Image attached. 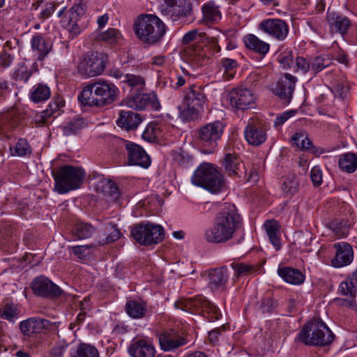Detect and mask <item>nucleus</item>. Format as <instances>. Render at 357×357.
Returning <instances> with one entry per match:
<instances>
[{"mask_svg": "<svg viewBox=\"0 0 357 357\" xmlns=\"http://www.w3.org/2000/svg\"><path fill=\"white\" fill-rule=\"evenodd\" d=\"M243 43L245 47L255 53L264 56L270 50V45L261 40L254 34H248L243 37Z\"/></svg>", "mask_w": 357, "mask_h": 357, "instance_id": "obj_35", "label": "nucleus"}, {"mask_svg": "<svg viewBox=\"0 0 357 357\" xmlns=\"http://www.w3.org/2000/svg\"><path fill=\"white\" fill-rule=\"evenodd\" d=\"M0 317L15 322L18 318L17 309L13 304L6 303L0 308Z\"/></svg>", "mask_w": 357, "mask_h": 357, "instance_id": "obj_52", "label": "nucleus"}, {"mask_svg": "<svg viewBox=\"0 0 357 357\" xmlns=\"http://www.w3.org/2000/svg\"><path fill=\"white\" fill-rule=\"evenodd\" d=\"M24 115L17 109H12L0 116V135L10 138L19 132L24 125Z\"/></svg>", "mask_w": 357, "mask_h": 357, "instance_id": "obj_13", "label": "nucleus"}, {"mask_svg": "<svg viewBox=\"0 0 357 357\" xmlns=\"http://www.w3.org/2000/svg\"><path fill=\"white\" fill-rule=\"evenodd\" d=\"M278 273L286 282L291 284H301L305 280L301 271L291 267L278 268Z\"/></svg>", "mask_w": 357, "mask_h": 357, "instance_id": "obj_37", "label": "nucleus"}, {"mask_svg": "<svg viewBox=\"0 0 357 357\" xmlns=\"http://www.w3.org/2000/svg\"><path fill=\"white\" fill-rule=\"evenodd\" d=\"M258 29L277 41L284 40L289 34L287 23L279 18H268L262 20Z\"/></svg>", "mask_w": 357, "mask_h": 357, "instance_id": "obj_15", "label": "nucleus"}, {"mask_svg": "<svg viewBox=\"0 0 357 357\" xmlns=\"http://www.w3.org/2000/svg\"><path fill=\"white\" fill-rule=\"evenodd\" d=\"M340 169L347 173H353L357 169V155L353 153L342 154L339 158Z\"/></svg>", "mask_w": 357, "mask_h": 357, "instance_id": "obj_39", "label": "nucleus"}, {"mask_svg": "<svg viewBox=\"0 0 357 357\" xmlns=\"http://www.w3.org/2000/svg\"><path fill=\"white\" fill-rule=\"evenodd\" d=\"M125 310L130 317L135 319H142L148 314L147 305L143 301L130 300L127 301Z\"/></svg>", "mask_w": 357, "mask_h": 357, "instance_id": "obj_36", "label": "nucleus"}, {"mask_svg": "<svg viewBox=\"0 0 357 357\" xmlns=\"http://www.w3.org/2000/svg\"><path fill=\"white\" fill-rule=\"evenodd\" d=\"M128 351L132 357H155V347L145 340L133 341Z\"/></svg>", "mask_w": 357, "mask_h": 357, "instance_id": "obj_30", "label": "nucleus"}, {"mask_svg": "<svg viewBox=\"0 0 357 357\" xmlns=\"http://www.w3.org/2000/svg\"><path fill=\"white\" fill-rule=\"evenodd\" d=\"M131 236L139 244L150 245L161 242L165 237V231L160 225L140 223L132 227Z\"/></svg>", "mask_w": 357, "mask_h": 357, "instance_id": "obj_9", "label": "nucleus"}, {"mask_svg": "<svg viewBox=\"0 0 357 357\" xmlns=\"http://www.w3.org/2000/svg\"><path fill=\"white\" fill-rule=\"evenodd\" d=\"M121 36L119 31L115 28H109L107 31L98 33L96 36L98 41H102L110 45L117 43Z\"/></svg>", "mask_w": 357, "mask_h": 357, "instance_id": "obj_41", "label": "nucleus"}, {"mask_svg": "<svg viewBox=\"0 0 357 357\" xmlns=\"http://www.w3.org/2000/svg\"><path fill=\"white\" fill-rule=\"evenodd\" d=\"M222 165L228 176L241 177L242 161L235 153H227L222 161Z\"/></svg>", "mask_w": 357, "mask_h": 357, "instance_id": "obj_34", "label": "nucleus"}, {"mask_svg": "<svg viewBox=\"0 0 357 357\" xmlns=\"http://www.w3.org/2000/svg\"><path fill=\"white\" fill-rule=\"evenodd\" d=\"M109 227L112 229V231H110V233L104 239H102L100 242V244H102V245L109 244V243H112L113 242H115L116 241L119 239L120 237H121V234L120 231L117 228H116L114 227V225H108L107 226L106 229H108Z\"/></svg>", "mask_w": 357, "mask_h": 357, "instance_id": "obj_59", "label": "nucleus"}, {"mask_svg": "<svg viewBox=\"0 0 357 357\" xmlns=\"http://www.w3.org/2000/svg\"><path fill=\"white\" fill-rule=\"evenodd\" d=\"M241 226V218L234 207H227L218 213L213 225L204 231L203 237L208 243H225L237 236Z\"/></svg>", "mask_w": 357, "mask_h": 357, "instance_id": "obj_1", "label": "nucleus"}, {"mask_svg": "<svg viewBox=\"0 0 357 357\" xmlns=\"http://www.w3.org/2000/svg\"><path fill=\"white\" fill-rule=\"evenodd\" d=\"M278 61L283 69H289L294 63V54L289 50H285L280 53Z\"/></svg>", "mask_w": 357, "mask_h": 357, "instance_id": "obj_54", "label": "nucleus"}, {"mask_svg": "<svg viewBox=\"0 0 357 357\" xmlns=\"http://www.w3.org/2000/svg\"><path fill=\"white\" fill-rule=\"evenodd\" d=\"M207 51L208 48L201 45H188L184 49V59L193 66H202L211 58V54Z\"/></svg>", "mask_w": 357, "mask_h": 357, "instance_id": "obj_25", "label": "nucleus"}, {"mask_svg": "<svg viewBox=\"0 0 357 357\" xmlns=\"http://www.w3.org/2000/svg\"><path fill=\"white\" fill-rule=\"evenodd\" d=\"M204 48H208L207 52L211 54V56L221 51V47L218 44V38L215 37L208 39L207 45L204 46Z\"/></svg>", "mask_w": 357, "mask_h": 357, "instance_id": "obj_64", "label": "nucleus"}, {"mask_svg": "<svg viewBox=\"0 0 357 357\" xmlns=\"http://www.w3.org/2000/svg\"><path fill=\"white\" fill-rule=\"evenodd\" d=\"M237 67L238 63L233 59L223 58L220 63V70L228 79L234 77Z\"/></svg>", "mask_w": 357, "mask_h": 357, "instance_id": "obj_43", "label": "nucleus"}, {"mask_svg": "<svg viewBox=\"0 0 357 357\" xmlns=\"http://www.w3.org/2000/svg\"><path fill=\"white\" fill-rule=\"evenodd\" d=\"M173 127L164 122H151L147 125L142 137L149 142H155L161 139H166L169 130Z\"/></svg>", "mask_w": 357, "mask_h": 357, "instance_id": "obj_23", "label": "nucleus"}, {"mask_svg": "<svg viewBox=\"0 0 357 357\" xmlns=\"http://www.w3.org/2000/svg\"><path fill=\"white\" fill-rule=\"evenodd\" d=\"M55 323L40 317H31L22 321L19 324L20 332L27 337H33L36 335L42 333L45 331L52 330Z\"/></svg>", "mask_w": 357, "mask_h": 357, "instance_id": "obj_16", "label": "nucleus"}, {"mask_svg": "<svg viewBox=\"0 0 357 357\" xmlns=\"http://www.w3.org/2000/svg\"><path fill=\"white\" fill-rule=\"evenodd\" d=\"M134 29L138 38L149 45L159 43L167 32L165 23L152 14L141 15L134 24Z\"/></svg>", "mask_w": 357, "mask_h": 357, "instance_id": "obj_3", "label": "nucleus"}, {"mask_svg": "<svg viewBox=\"0 0 357 357\" xmlns=\"http://www.w3.org/2000/svg\"><path fill=\"white\" fill-rule=\"evenodd\" d=\"M192 10L191 3H185L183 6H176L169 10L172 13L171 17L173 21H176L181 17H185L190 15Z\"/></svg>", "mask_w": 357, "mask_h": 357, "instance_id": "obj_53", "label": "nucleus"}, {"mask_svg": "<svg viewBox=\"0 0 357 357\" xmlns=\"http://www.w3.org/2000/svg\"><path fill=\"white\" fill-rule=\"evenodd\" d=\"M96 190L107 199L108 202H116L120 197V192L116 184L109 180L100 179L96 185Z\"/></svg>", "mask_w": 357, "mask_h": 357, "instance_id": "obj_32", "label": "nucleus"}, {"mask_svg": "<svg viewBox=\"0 0 357 357\" xmlns=\"http://www.w3.org/2000/svg\"><path fill=\"white\" fill-rule=\"evenodd\" d=\"M297 78L296 77L289 73H285L277 83L274 89L275 94L285 102H289L292 98Z\"/></svg>", "mask_w": 357, "mask_h": 357, "instance_id": "obj_26", "label": "nucleus"}, {"mask_svg": "<svg viewBox=\"0 0 357 357\" xmlns=\"http://www.w3.org/2000/svg\"><path fill=\"white\" fill-rule=\"evenodd\" d=\"M185 98L187 109L192 114H197L203 111L207 105L206 96L200 86L195 85L190 86Z\"/></svg>", "mask_w": 357, "mask_h": 357, "instance_id": "obj_19", "label": "nucleus"}, {"mask_svg": "<svg viewBox=\"0 0 357 357\" xmlns=\"http://www.w3.org/2000/svg\"><path fill=\"white\" fill-rule=\"evenodd\" d=\"M225 126L220 121L208 123L198 130L199 143L203 146L205 154L214 153L218 148V142L221 139Z\"/></svg>", "mask_w": 357, "mask_h": 357, "instance_id": "obj_8", "label": "nucleus"}, {"mask_svg": "<svg viewBox=\"0 0 357 357\" xmlns=\"http://www.w3.org/2000/svg\"><path fill=\"white\" fill-rule=\"evenodd\" d=\"M339 292L344 296H347L349 298H354L356 297V289L351 285L349 282L347 280L340 284Z\"/></svg>", "mask_w": 357, "mask_h": 357, "instance_id": "obj_58", "label": "nucleus"}, {"mask_svg": "<svg viewBox=\"0 0 357 357\" xmlns=\"http://www.w3.org/2000/svg\"><path fill=\"white\" fill-rule=\"evenodd\" d=\"M31 75V72L29 70L25 65H21L14 71L13 77L16 81L26 82Z\"/></svg>", "mask_w": 357, "mask_h": 357, "instance_id": "obj_57", "label": "nucleus"}, {"mask_svg": "<svg viewBox=\"0 0 357 357\" xmlns=\"http://www.w3.org/2000/svg\"><path fill=\"white\" fill-rule=\"evenodd\" d=\"M128 158V162L132 165H138L147 168L151 165V159L145 151L138 144L122 139Z\"/></svg>", "mask_w": 357, "mask_h": 357, "instance_id": "obj_20", "label": "nucleus"}, {"mask_svg": "<svg viewBox=\"0 0 357 357\" xmlns=\"http://www.w3.org/2000/svg\"><path fill=\"white\" fill-rule=\"evenodd\" d=\"M191 182L194 185L202 187L213 194L220 193L226 189V183L223 174L216 166L204 162L194 172Z\"/></svg>", "mask_w": 357, "mask_h": 357, "instance_id": "obj_4", "label": "nucleus"}, {"mask_svg": "<svg viewBox=\"0 0 357 357\" xmlns=\"http://www.w3.org/2000/svg\"><path fill=\"white\" fill-rule=\"evenodd\" d=\"M333 92L335 96L343 99L347 96L349 85L346 83H337L334 86Z\"/></svg>", "mask_w": 357, "mask_h": 357, "instance_id": "obj_63", "label": "nucleus"}, {"mask_svg": "<svg viewBox=\"0 0 357 357\" xmlns=\"http://www.w3.org/2000/svg\"><path fill=\"white\" fill-rule=\"evenodd\" d=\"M292 146L296 147L300 151H307L317 155L324 153L321 148L316 147L312 142L309 139L308 135L304 130H299L295 132L290 140Z\"/></svg>", "mask_w": 357, "mask_h": 357, "instance_id": "obj_27", "label": "nucleus"}, {"mask_svg": "<svg viewBox=\"0 0 357 357\" xmlns=\"http://www.w3.org/2000/svg\"><path fill=\"white\" fill-rule=\"evenodd\" d=\"M296 112L295 110H289L284 112L276 116L274 121V126L278 128L283 125L289 118L294 116Z\"/></svg>", "mask_w": 357, "mask_h": 357, "instance_id": "obj_62", "label": "nucleus"}, {"mask_svg": "<svg viewBox=\"0 0 357 357\" xmlns=\"http://www.w3.org/2000/svg\"><path fill=\"white\" fill-rule=\"evenodd\" d=\"M117 91V88L112 83L96 82L85 86L78 99L84 105L102 107L113 102Z\"/></svg>", "mask_w": 357, "mask_h": 357, "instance_id": "obj_2", "label": "nucleus"}, {"mask_svg": "<svg viewBox=\"0 0 357 357\" xmlns=\"http://www.w3.org/2000/svg\"><path fill=\"white\" fill-rule=\"evenodd\" d=\"M13 60V56L9 52V50L5 46L0 50V66L3 68L9 67Z\"/></svg>", "mask_w": 357, "mask_h": 357, "instance_id": "obj_60", "label": "nucleus"}, {"mask_svg": "<svg viewBox=\"0 0 357 357\" xmlns=\"http://www.w3.org/2000/svg\"><path fill=\"white\" fill-rule=\"evenodd\" d=\"M335 255L331 259V265L335 268H342L349 265L354 259V252L351 246L345 242L334 245Z\"/></svg>", "mask_w": 357, "mask_h": 357, "instance_id": "obj_24", "label": "nucleus"}, {"mask_svg": "<svg viewBox=\"0 0 357 357\" xmlns=\"http://www.w3.org/2000/svg\"><path fill=\"white\" fill-rule=\"evenodd\" d=\"M269 124L259 119H250L244 130V137L247 142L257 146L264 144L267 139Z\"/></svg>", "mask_w": 357, "mask_h": 357, "instance_id": "obj_10", "label": "nucleus"}, {"mask_svg": "<svg viewBox=\"0 0 357 357\" xmlns=\"http://www.w3.org/2000/svg\"><path fill=\"white\" fill-rule=\"evenodd\" d=\"M141 116L132 111L121 110L116 121V125L126 130H136L142 123Z\"/></svg>", "mask_w": 357, "mask_h": 357, "instance_id": "obj_29", "label": "nucleus"}, {"mask_svg": "<svg viewBox=\"0 0 357 357\" xmlns=\"http://www.w3.org/2000/svg\"><path fill=\"white\" fill-rule=\"evenodd\" d=\"M295 62L298 70L303 73L305 74L311 71L310 59L307 60L303 56H297Z\"/></svg>", "mask_w": 357, "mask_h": 357, "instance_id": "obj_61", "label": "nucleus"}, {"mask_svg": "<svg viewBox=\"0 0 357 357\" xmlns=\"http://www.w3.org/2000/svg\"><path fill=\"white\" fill-rule=\"evenodd\" d=\"M208 287L212 291H222L226 289L229 273L226 266L211 268L205 271Z\"/></svg>", "mask_w": 357, "mask_h": 357, "instance_id": "obj_22", "label": "nucleus"}, {"mask_svg": "<svg viewBox=\"0 0 357 357\" xmlns=\"http://www.w3.org/2000/svg\"><path fill=\"white\" fill-rule=\"evenodd\" d=\"M95 229L91 225L79 222L74 227L73 234L78 239H84L91 237Z\"/></svg>", "mask_w": 357, "mask_h": 357, "instance_id": "obj_49", "label": "nucleus"}, {"mask_svg": "<svg viewBox=\"0 0 357 357\" xmlns=\"http://www.w3.org/2000/svg\"><path fill=\"white\" fill-rule=\"evenodd\" d=\"M31 287L34 294L43 298H57L64 294L59 287L45 276L33 279Z\"/></svg>", "mask_w": 357, "mask_h": 357, "instance_id": "obj_17", "label": "nucleus"}, {"mask_svg": "<svg viewBox=\"0 0 357 357\" xmlns=\"http://www.w3.org/2000/svg\"><path fill=\"white\" fill-rule=\"evenodd\" d=\"M84 13L83 6L81 4H75L68 10L61 20V26L68 31L69 38L74 39L82 31L81 16Z\"/></svg>", "mask_w": 357, "mask_h": 357, "instance_id": "obj_11", "label": "nucleus"}, {"mask_svg": "<svg viewBox=\"0 0 357 357\" xmlns=\"http://www.w3.org/2000/svg\"><path fill=\"white\" fill-rule=\"evenodd\" d=\"M71 357H99L97 349L90 344H80L72 352Z\"/></svg>", "mask_w": 357, "mask_h": 357, "instance_id": "obj_46", "label": "nucleus"}, {"mask_svg": "<svg viewBox=\"0 0 357 357\" xmlns=\"http://www.w3.org/2000/svg\"><path fill=\"white\" fill-rule=\"evenodd\" d=\"M232 269L234 271V275L239 278L254 275L257 269L252 264L242 262H233L231 264Z\"/></svg>", "mask_w": 357, "mask_h": 357, "instance_id": "obj_42", "label": "nucleus"}, {"mask_svg": "<svg viewBox=\"0 0 357 357\" xmlns=\"http://www.w3.org/2000/svg\"><path fill=\"white\" fill-rule=\"evenodd\" d=\"M160 349L164 351H172L185 345L186 338L174 329H168L157 335Z\"/></svg>", "mask_w": 357, "mask_h": 357, "instance_id": "obj_18", "label": "nucleus"}, {"mask_svg": "<svg viewBox=\"0 0 357 357\" xmlns=\"http://www.w3.org/2000/svg\"><path fill=\"white\" fill-rule=\"evenodd\" d=\"M229 101L232 107L246 109L255 104V97L250 89L238 88L229 92Z\"/></svg>", "mask_w": 357, "mask_h": 357, "instance_id": "obj_21", "label": "nucleus"}, {"mask_svg": "<svg viewBox=\"0 0 357 357\" xmlns=\"http://www.w3.org/2000/svg\"><path fill=\"white\" fill-rule=\"evenodd\" d=\"M277 307V302L271 297L264 298L258 303V310L263 314L272 312Z\"/></svg>", "mask_w": 357, "mask_h": 357, "instance_id": "obj_55", "label": "nucleus"}, {"mask_svg": "<svg viewBox=\"0 0 357 357\" xmlns=\"http://www.w3.org/2000/svg\"><path fill=\"white\" fill-rule=\"evenodd\" d=\"M172 156L174 162L178 166L187 167L192 165V155L181 149L172 151Z\"/></svg>", "mask_w": 357, "mask_h": 357, "instance_id": "obj_45", "label": "nucleus"}, {"mask_svg": "<svg viewBox=\"0 0 357 357\" xmlns=\"http://www.w3.org/2000/svg\"><path fill=\"white\" fill-rule=\"evenodd\" d=\"M84 177V172L81 167L70 165L62 166L54 174V188L59 194H65L77 189Z\"/></svg>", "mask_w": 357, "mask_h": 357, "instance_id": "obj_7", "label": "nucleus"}, {"mask_svg": "<svg viewBox=\"0 0 357 357\" xmlns=\"http://www.w3.org/2000/svg\"><path fill=\"white\" fill-rule=\"evenodd\" d=\"M123 103L127 107L137 110H158L160 108L159 100L154 93H132L123 100Z\"/></svg>", "mask_w": 357, "mask_h": 357, "instance_id": "obj_12", "label": "nucleus"}, {"mask_svg": "<svg viewBox=\"0 0 357 357\" xmlns=\"http://www.w3.org/2000/svg\"><path fill=\"white\" fill-rule=\"evenodd\" d=\"M84 126L85 124L83 119H75L65 124L63 128V135L66 136L75 135L84 128Z\"/></svg>", "mask_w": 357, "mask_h": 357, "instance_id": "obj_51", "label": "nucleus"}, {"mask_svg": "<svg viewBox=\"0 0 357 357\" xmlns=\"http://www.w3.org/2000/svg\"><path fill=\"white\" fill-rule=\"evenodd\" d=\"M202 12L203 16L201 22L208 26L217 23L222 18L219 6L213 1L204 3L202 6Z\"/></svg>", "mask_w": 357, "mask_h": 357, "instance_id": "obj_33", "label": "nucleus"}, {"mask_svg": "<svg viewBox=\"0 0 357 357\" xmlns=\"http://www.w3.org/2000/svg\"><path fill=\"white\" fill-rule=\"evenodd\" d=\"M311 72L316 75L331 64L328 55L317 56L310 58Z\"/></svg>", "mask_w": 357, "mask_h": 357, "instance_id": "obj_40", "label": "nucleus"}, {"mask_svg": "<svg viewBox=\"0 0 357 357\" xmlns=\"http://www.w3.org/2000/svg\"><path fill=\"white\" fill-rule=\"evenodd\" d=\"M126 79L124 83L130 87L132 91H137L141 92L144 89L145 80L140 76L133 74H128L127 77H125Z\"/></svg>", "mask_w": 357, "mask_h": 357, "instance_id": "obj_50", "label": "nucleus"}, {"mask_svg": "<svg viewBox=\"0 0 357 357\" xmlns=\"http://www.w3.org/2000/svg\"><path fill=\"white\" fill-rule=\"evenodd\" d=\"M268 238L274 246L278 250L280 249L281 243L280 238V224L275 220H266L264 225Z\"/></svg>", "mask_w": 357, "mask_h": 357, "instance_id": "obj_38", "label": "nucleus"}, {"mask_svg": "<svg viewBox=\"0 0 357 357\" xmlns=\"http://www.w3.org/2000/svg\"><path fill=\"white\" fill-rule=\"evenodd\" d=\"M50 89L45 84H39L33 86L31 98L35 102L47 100L50 97Z\"/></svg>", "mask_w": 357, "mask_h": 357, "instance_id": "obj_44", "label": "nucleus"}, {"mask_svg": "<svg viewBox=\"0 0 357 357\" xmlns=\"http://www.w3.org/2000/svg\"><path fill=\"white\" fill-rule=\"evenodd\" d=\"M174 306L185 312L200 314L209 321H217L221 317L219 309L202 296L178 300Z\"/></svg>", "mask_w": 357, "mask_h": 357, "instance_id": "obj_6", "label": "nucleus"}, {"mask_svg": "<svg viewBox=\"0 0 357 357\" xmlns=\"http://www.w3.org/2000/svg\"><path fill=\"white\" fill-rule=\"evenodd\" d=\"M10 149L14 156L24 157L31 154V147L24 138L19 139L14 148L10 147Z\"/></svg>", "mask_w": 357, "mask_h": 357, "instance_id": "obj_48", "label": "nucleus"}, {"mask_svg": "<svg viewBox=\"0 0 357 357\" xmlns=\"http://www.w3.org/2000/svg\"><path fill=\"white\" fill-rule=\"evenodd\" d=\"M31 50L33 55L39 61H43L52 50V43L39 34L31 38Z\"/></svg>", "mask_w": 357, "mask_h": 357, "instance_id": "obj_31", "label": "nucleus"}, {"mask_svg": "<svg viewBox=\"0 0 357 357\" xmlns=\"http://www.w3.org/2000/svg\"><path fill=\"white\" fill-rule=\"evenodd\" d=\"M297 338L306 345L326 346L332 343L334 335L324 321L314 319L303 326Z\"/></svg>", "mask_w": 357, "mask_h": 357, "instance_id": "obj_5", "label": "nucleus"}, {"mask_svg": "<svg viewBox=\"0 0 357 357\" xmlns=\"http://www.w3.org/2000/svg\"><path fill=\"white\" fill-rule=\"evenodd\" d=\"M327 22L332 33L344 34L351 26L349 19L335 12H328Z\"/></svg>", "mask_w": 357, "mask_h": 357, "instance_id": "obj_28", "label": "nucleus"}, {"mask_svg": "<svg viewBox=\"0 0 357 357\" xmlns=\"http://www.w3.org/2000/svg\"><path fill=\"white\" fill-rule=\"evenodd\" d=\"M282 190L290 195L297 192L298 189V182L294 174H290L283 176L282 178Z\"/></svg>", "mask_w": 357, "mask_h": 357, "instance_id": "obj_47", "label": "nucleus"}, {"mask_svg": "<svg viewBox=\"0 0 357 357\" xmlns=\"http://www.w3.org/2000/svg\"><path fill=\"white\" fill-rule=\"evenodd\" d=\"M331 229L338 238H344L349 234V226L347 222H333L331 225Z\"/></svg>", "mask_w": 357, "mask_h": 357, "instance_id": "obj_56", "label": "nucleus"}, {"mask_svg": "<svg viewBox=\"0 0 357 357\" xmlns=\"http://www.w3.org/2000/svg\"><path fill=\"white\" fill-rule=\"evenodd\" d=\"M107 58L102 54L93 52L85 55L79 65V71L87 77H95L103 73Z\"/></svg>", "mask_w": 357, "mask_h": 357, "instance_id": "obj_14", "label": "nucleus"}]
</instances>
